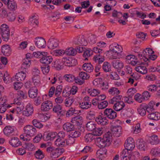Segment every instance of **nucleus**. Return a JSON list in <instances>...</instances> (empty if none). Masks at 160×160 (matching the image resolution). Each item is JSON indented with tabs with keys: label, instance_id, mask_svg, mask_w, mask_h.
Listing matches in <instances>:
<instances>
[{
	"label": "nucleus",
	"instance_id": "f257e3e1",
	"mask_svg": "<svg viewBox=\"0 0 160 160\" xmlns=\"http://www.w3.org/2000/svg\"><path fill=\"white\" fill-rule=\"evenodd\" d=\"M112 138L111 134L108 132L104 135L103 138L99 137L96 138V145L101 148H103L105 147L108 146L110 144Z\"/></svg>",
	"mask_w": 160,
	"mask_h": 160
},
{
	"label": "nucleus",
	"instance_id": "f03ea898",
	"mask_svg": "<svg viewBox=\"0 0 160 160\" xmlns=\"http://www.w3.org/2000/svg\"><path fill=\"white\" fill-rule=\"evenodd\" d=\"M0 34L4 41H8L10 36V29L8 26L6 24H3L1 26Z\"/></svg>",
	"mask_w": 160,
	"mask_h": 160
},
{
	"label": "nucleus",
	"instance_id": "7ed1b4c3",
	"mask_svg": "<svg viewBox=\"0 0 160 160\" xmlns=\"http://www.w3.org/2000/svg\"><path fill=\"white\" fill-rule=\"evenodd\" d=\"M109 51L112 52V56L113 59L117 58V56L120 55V53L122 51V48L120 46L117 45V46L111 45L110 46Z\"/></svg>",
	"mask_w": 160,
	"mask_h": 160
},
{
	"label": "nucleus",
	"instance_id": "20e7f679",
	"mask_svg": "<svg viewBox=\"0 0 160 160\" xmlns=\"http://www.w3.org/2000/svg\"><path fill=\"white\" fill-rule=\"evenodd\" d=\"M89 76L87 73L84 72H79V76L76 77L75 82L79 85H82L84 82V80L89 78Z\"/></svg>",
	"mask_w": 160,
	"mask_h": 160
},
{
	"label": "nucleus",
	"instance_id": "39448f33",
	"mask_svg": "<svg viewBox=\"0 0 160 160\" xmlns=\"http://www.w3.org/2000/svg\"><path fill=\"white\" fill-rule=\"evenodd\" d=\"M24 130L26 136H29L30 137L34 136L36 133V128L32 125H28L24 128Z\"/></svg>",
	"mask_w": 160,
	"mask_h": 160
},
{
	"label": "nucleus",
	"instance_id": "423d86ee",
	"mask_svg": "<svg viewBox=\"0 0 160 160\" xmlns=\"http://www.w3.org/2000/svg\"><path fill=\"white\" fill-rule=\"evenodd\" d=\"M71 122L75 129H79L82 124V118L79 116L74 117L72 118Z\"/></svg>",
	"mask_w": 160,
	"mask_h": 160
},
{
	"label": "nucleus",
	"instance_id": "0eeeda50",
	"mask_svg": "<svg viewBox=\"0 0 160 160\" xmlns=\"http://www.w3.org/2000/svg\"><path fill=\"white\" fill-rule=\"evenodd\" d=\"M103 113L104 116L111 120L114 119L117 117L116 112L111 108H106L104 110Z\"/></svg>",
	"mask_w": 160,
	"mask_h": 160
},
{
	"label": "nucleus",
	"instance_id": "6e6552de",
	"mask_svg": "<svg viewBox=\"0 0 160 160\" xmlns=\"http://www.w3.org/2000/svg\"><path fill=\"white\" fill-rule=\"evenodd\" d=\"M53 111L54 112L56 113L59 117L64 116L66 114V111L62 109V106L58 104L53 106Z\"/></svg>",
	"mask_w": 160,
	"mask_h": 160
},
{
	"label": "nucleus",
	"instance_id": "1a4fd4ad",
	"mask_svg": "<svg viewBox=\"0 0 160 160\" xmlns=\"http://www.w3.org/2000/svg\"><path fill=\"white\" fill-rule=\"evenodd\" d=\"M34 42L35 45L39 48H44L46 46V41L42 37L35 38Z\"/></svg>",
	"mask_w": 160,
	"mask_h": 160
},
{
	"label": "nucleus",
	"instance_id": "9d476101",
	"mask_svg": "<svg viewBox=\"0 0 160 160\" xmlns=\"http://www.w3.org/2000/svg\"><path fill=\"white\" fill-rule=\"evenodd\" d=\"M57 135L56 132H47L43 135L42 138L45 141L53 140L55 138H57Z\"/></svg>",
	"mask_w": 160,
	"mask_h": 160
},
{
	"label": "nucleus",
	"instance_id": "9b49d317",
	"mask_svg": "<svg viewBox=\"0 0 160 160\" xmlns=\"http://www.w3.org/2000/svg\"><path fill=\"white\" fill-rule=\"evenodd\" d=\"M59 43L58 40L57 39L51 38L48 42V47L50 49H54L58 46Z\"/></svg>",
	"mask_w": 160,
	"mask_h": 160
},
{
	"label": "nucleus",
	"instance_id": "f8f14e48",
	"mask_svg": "<svg viewBox=\"0 0 160 160\" xmlns=\"http://www.w3.org/2000/svg\"><path fill=\"white\" fill-rule=\"evenodd\" d=\"M42 58L39 60L40 62L46 65H48L53 61V58L51 56H48L47 54L44 55Z\"/></svg>",
	"mask_w": 160,
	"mask_h": 160
},
{
	"label": "nucleus",
	"instance_id": "ddd939ff",
	"mask_svg": "<svg viewBox=\"0 0 160 160\" xmlns=\"http://www.w3.org/2000/svg\"><path fill=\"white\" fill-rule=\"evenodd\" d=\"M52 103L49 101H46L43 102L41 106V108L42 110L44 111H48L52 108Z\"/></svg>",
	"mask_w": 160,
	"mask_h": 160
},
{
	"label": "nucleus",
	"instance_id": "4468645a",
	"mask_svg": "<svg viewBox=\"0 0 160 160\" xmlns=\"http://www.w3.org/2000/svg\"><path fill=\"white\" fill-rule=\"evenodd\" d=\"M33 112V107L30 104H28L26 106L25 109L23 111V115L29 117L31 115Z\"/></svg>",
	"mask_w": 160,
	"mask_h": 160
},
{
	"label": "nucleus",
	"instance_id": "2eb2a0df",
	"mask_svg": "<svg viewBox=\"0 0 160 160\" xmlns=\"http://www.w3.org/2000/svg\"><path fill=\"white\" fill-rule=\"evenodd\" d=\"M122 127L119 126H114L111 128L112 133H113L114 136L116 137H119L122 133Z\"/></svg>",
	"mask_w": 160,
	"mask_h": 160
},
{
	"label": "nucleus",
	"instance_id": "dca6fc26",
	"mask_svg": "<svg viewBox=\"0 0 160 160\" xmlns=\"http://www.w3.org/2000/svg\"><path fill=\"white\" fill-rule=\"evenodd\" d=\"M11 48L8 45H4L2 47L1 52L5 56H9L11 53Z\"/></svg>",
	"mask_w": 160,
	"mask_h": 160
},
{
	"label": "nucleus",
	"instance_id": "f3484780",
	"mask_svg": "<svg viewBox=\"0 0 160 160\" xmlns=\"http://www.w3.org/2000/svg\"><path fill=\"white\" fill-rule=\"evenodd\" d=\"M112 64L113 68L118 70H120L123 67V63L118 60H114L112 62Z\"/></svg>",
	"mask_w": 160,
	"mask_h": 160
},
{
	"label": "nucleus",
	"instance_id": "a211bd4d",
	"mask_svg": "<svg viewBox=\"0 0 160 160\" xmlns=\"http://www.w3.org/2000/svg\"><path fill=\"white\" fill-rule=\"evenodd\" d=\"M26 76V75L25 72L22 71L16 74L15 76V79L17 81L20 82L24 80Z\"/></svg>",
	"mask_w": 160,
	"mask_h": 160
},
{
	"label": "nucleus",
	"instance_id": "6ab92c4d",
	"mask_svg": "<svg viewBox=\"0 0 160 160\" xmlns=\"http://www.w3.org/2000/svg\"><path fill=\"white\" fill-rule=\"evenodd\" d=\"M96 122L98 124L101 125H106L108 122L106 117H103L101 115L95 118Z\"/></svg>",
	"mask_w": 160,
	"mask_h": 160
},
{
	"label": "nucleus",
	"instance_id": "aec40b11",
	"mask_svg": "<svg viewBox=\"0 0 160 160\" xmlns=\"http://www.w3.org/2000/svg\"><path fill=\"white\" fill-rule=\"evenodd\" d=\"M10 144L12 147H17L21 145V142L19 140V139L17 137L12 138L9 141Z\"/></svg>",
	"mask_w": 160,
	"mask_h": 160
},
{
	"label": "nucleus",
	"instance_id": "412c9836",
	"mask_svg": "<svg viewBox=\"0 0 160 160\" xmlns=\"http://www.w3.org/2000/svg\"><path fill=\"white\" fill-rule=\"evenodd\" d=\"M125 105L123 102L120 101V102H117L114 104L113 108L115 110L119 111L122 110Z\"/></svg>",
	"mask_w": 160,
	"mask_h": 160
},
{
	"label": "nucleus",
	"instance_id": "4be33fe9",
	"mask_svg": "<svg viewBox=\"0 0 160 160\" xmlns=\"http://www.w3.org/2000/svg\"><path fill=\"white\" fill-rule=\"evenodd\" d=\"M29 96L31 98H34L37 97L38 95V89L35 87L31 88L28 91Z\"/></svg>",
	"mask_w": 160,
	"mask_h": 160
},
{
	"label": "nucleus",
	"instance_id": "5701e85b",
	"mask_svg": "<svg viewBox=\"0 0 160 160\" xmlns=\"http://www.w3.org/2000/svg\"><path fill=\"white\" fill-rule=\"evenodd\" d=\"M79 112V111L76 110L75 108L71 107L67 111L65 114L67 117H68L72 115H78Z\"/></svg>",
	"mask_w": 160,
	"mask_h": 160
},
{
	"label": "nucleus",
	"instance_id": "b1692460",
	"mask_svg": "<svg viewBox=\"0 0 160 160\" xmlns=\"http://www.w3.org/2000/svg\"><path fill=\"white\" fill-rule=\"evenodd\" d=\"M82 68L83 70L89 73L92 72L94 69L93 66L90 63H84L82 66Z\"/></svg>",
	"mask_w": 160,
	"mask_h": 160
},
{
	"label": "nucleus",
	"instance_id": "393cba45",
	"mask_svg": "<svg viewBox=\"0 0 160 160\" xmlns=\"http://www.w3.org/2000/svg\"><path fill=\"white\" fill-rule=\"evenodd\" d=\"M29 22L31 24L33 25L35 24L36 26H38V22L37 15L35 14L32 15L30 17Z\"/></svg>",
	"mask_w": 160,
	"mask_h": 160
},
{
	"label": "nucleus",
	"instance_id": "a878e982",
	"mask_svg": "<svg viewBox=\"0 0 160 160\" xmlns=\"http://www.w3.org/2000/svg\"><path fill=\"white\" fill-rule=\"evenodd\" d=\"M63 129L69 132L74 130L75 129L73 123H71L69 122H67L64 124L63 126Z\"/></svg>",
	"mask_w": 160,
	"mask_h": 160
},
{
	"label": "nucleus",
	"instance_id": "bb28decb",
	"mask_svg": "<svg viewBox=\"0 0 160 160\" xmlns=\"http://www.w3.org/2000/svg\"><path fill=\"white\" fill-rule=\"evenodd\" d=\"M14 131V129L13 127L10 126H6L3 130L4 134L7 136L12 133Z\"/></svg>",
	"mask_w": 160,
	"mask_h": 160
},
{
	"label": "nucleus",
	"instance_id": "cd10ccee",
	"mask_svg": "<svg viewBox=\"0 0 160 160\" xmlns=\"http://www.w3.org/2000/svg\"><path fill=\"white\" fill-rule=\"evenodd\" d=\"M75 44L79 46H85L87 44V42L84 38L83 36H82L78 38Z\"/></svg>",
	"mask_w": 160,
	"mask_h": 160
},
{
	"label": "nucleus",
	"instance_id": "c85d7f7f",
	"mask_svg": "<svg viewBox=\"0 0 160 160\" xmlns=\"http://www.w3.org/2000/svg\"><path fill=\"white\" fill-rule=\"evenodd\" d=\"M86 127L88 131H92L96 129V124L92 121H90L86 125Z\"/></svg>",
	"mask_w": 160,
	"mask_h": 160
},
{
	"label": "nucleus",
	"instance_id": "c756f323",
	"mask_svg": "<svg viewBox=\"0 0 160 160\" xmlns=\"http://www.w3.org/2000/svg\"><path fill=\"white\" fill-rule=\"evenodd\" d=\"M64 79L67 81L69 82H72L73 81L75 82L76 77H75L74 75L72 74H66L63 76Z\"/></svg>",
	"mask_w": 160,
	"mask_h": 160
},
{
	"label": "nucleus",
	"instance_id": "7c9ffc66",
	"mask_svg": "<svg viewBox=\"0 0 160 160\" xmlns=\"http://www.w3.org/2000/svg\"><path fill=\"white\" fill-rule=\"evenodd\" d=\"M135 69L137 72L143 74H146L148 72L146 67L142 65H140L136 67Z\"/></svg>",
	"mask_w": 160,
	"mask_h": 160
},
{
	"label": "nucleus",
	"instance_id": "2f4dec72",
	"mask_svg": "<svg viewBox=\"0 0 160 160\" xmlns=\"http://www.w3.org/2000/svg\"><path fill=\"white\" fill-rule=\"evenodd\" d=\"M148 117L150 119L158 120L160 118V114L158 112L151 113L148 115Z\"/></svg>",
	"mask_w": 160,
	"mask_h": 160
},
{
	"label": "nucleus",
	"instance_id": "473e14b6",
	"mask_svg": "<svg viewBox=\"0 0 160 160\" xmlns=\"http://www.w3.org/2000/svg\"><path fill=\"white\" fill-rule=\"evenodd\" d=\"M32 123L34 127L39 129L42 128L43 126V124L41 123V122L37 119L33 120L32 122Z\"/></svg>",
	"mask_w": 160,
	"mask_h": 160
},
{
	"label": "nucleus",
	"instance_id": "72a5a7b5",
	"mask_svg": "<svg viewBox=\"0 0 160 160\" xmlns=\"http://www.w3.org/2000/svg\"><path fill=\"white\" fill-rule=\"evenodd\" d=\"M65 54L67 55L74 56L76 54V49L70 47L66 49Z\"/></svg>",
	"mask_w": 160,
	"mask_h": 160
},
{
	"label": "nucleus",
	"instance_id": "f704fd0d",
	"mask_svg": "<svg viewBox=\"0 0 160 160\" xmlns=\"http://www.w3.org/2000/svg\"><path fill=\"white\" fill-rule=\"evenodd\" d=\"M149 139L150 143L152 145L158 144L159 142L158 136L155 135L151 136Z\"/></svg>",
	"mask_w": 160,
	"mask_h": 160
},
{
	"label": "nucleus",
	"instance_id": "c9c22d12",
	"mask_svg": "<svg viewBox=\"0 0 160 160\" xmlns=\"http://www.w3.org/2000/svg\"><path fill=\"white\" fill-rule=\"evenodd\" d=\"M7 5L8 8L11 10H15L17 8L16 3L14 0H9Z\"/></svg>",
	"mask_w": 160,
	"mask_h": 160
},
{
	"label": "nucleus",
	"instance_id": "e433bc0d",
	"mask_svg": "<svg viewBox=\"0 0 160 160\" xmlns=\"http://www.w3.org/2000/svg\"><path fill=\"white\" fill-rule=\"evenodd\" d=\"M102 68L103 70L106 72H109L111 71V65L108 62H104Z\"/></svg>",
	"mask_w": 160,
	"mask_h": 160
},
{
	"label": "nucleus",
	"instance_id": "4c0bfd02",
	"mask_svg": "<svg viewBox=\"0 0 160 160\" xmlns=\"http://www.w3.org/2000/svg\"><path fill=\"white\" fill-rule=\"evenodd\" d=\"M96 113L93 111L90 110L88 112L86 116V118L89 120L95 119Z\"/></svg>",
	"mask_w": 160,
	"mask_h": 160
},
{
	"label": "nucleus",
	"instance_id": "58836bf2",
	"mask_svg": "<svg viewBox=\"0 0 160 160\" xmlns=\"http://www.w3.org/2000/svg\"><path fill=\"white\" fill-rule=\"evenodd\" d=\"M154 53L152 49L150 48H146L142 52L143 55L145 57H148L150 55L153 54Z\"/></svg>",
	"mask_w": 160,
	"mask_h": 160
},
{
	"label": "nucleus",
	"instance_id": "ea45409f",
	"mask_svg": "<svg viewBox=\"0 0 160 160\" xmlns=\"http://www.w3.org/2000/svg\"><path fill=\"white\" fill-rule=\"evenodd\" d=\"M55 144L57 146L62 147L65 145V140L60 138L56 139L54 142Z\"/></svg>",
	"mask_w": 160,
	"mask_h": 160
},
{
	"label": "nucleus",
	"instance_id": "a19ab883",
	"mask_svg": "<svg viewBox=\"0 0 160 160\" xmlns=\"http://www.w3.org/2000/svg\"><path fill=\"white\" fill-rule=\"evenodd\" d=\"M31 64L30 61L27 58L24 59L23 61V62L21 67V69H26L29 67Z\"/></svg>",
	"mask_w": 160,
	"mask_h": 160
},
{
	"label": "nucleus",
	"instance_id": "79ce46f5",
	"mask_svg": "<svg viewBox=\"0 0 160 160\" xmlns=\"http://www.w3.org/2000/svg\"><path fill=\"white\" fill-rule=\"evenodd\" d=\"M79 106L83 109H87L91 107V102H84L80 103Z\"/></svg>",
	"mask_w": 160,
	"mask_h": 160
},
{
	"label": "nucleus",
	"instance_id": "37998d69",
	"mask_svg": "<svg viewBox=\"0 0 160 160\" xmlns=\"http://www.w3.org/2000/svg\"><path fill=\"white\" fill-rule=\"evenodd\" d=\"M47 54H48V53L44 52L38 51L33 53V55L34 57L41 58L44 56V55Z\"/></svg>",
	"mask_w": 160,
	"mask_h": 160
},
{
	"label": "nucleus",
	"instance_id": "c03bdc74",
	"mask_svg": "<svg viewBox=\"0 0 160 160\" xmlns=\"http://www.w3.org/2000/svg\"><path fill=\"white\" fill-rule=\"evenodd\" d=\"M124 147L125 149L127 150H132L134 148L135 145L134 143L125 142Z\"/></svg>",
	"mask_w": 160,
	"mask_h": 160
},
{
	"label": "nucleus",
	"instance_id": "a18cd8bd",
	"mask_svg": "<svg viewBox=\"0 0 160 160\" xmlns=\"http://www.w3.org/2000/svg\"><path fill=\"white\" fill-rule=\"evenodd\" d=\"M34 155L36 158L38 159H42L44 157V155L43 152L40 149L36 151Z\"/></svg>",
	"mask_w": 160,
	"mask_h": 160
},
{
	"label": "nucleus",
	"instance_id": "49530a36",
	"mask_svg": "<svg viewBox=\"0 0 160 160\" xmlns=\"http://www.w3.org/2000/svg\"><path fill=\"white\" fill-rule=\"evenodd\" d=\"M17 94L22 99H26L27 97V92L24 90L18 91Z\"/></svg>",
	"mask_w": 160,
	"mask_h": 160
},
{
	"label": "nucleus",
	"instance_id": "de8ad7c7",
	"mask_svg": "<svg viewBox=\"0 0 160 160\" xmlns=\"http://www.w3.org/2000/svg\"><path fill=\"white\" fill-rule=\"evenodd\" d=\"M132 11H133L134 14L137 15L138 17L144 19L146 17V15L144 13L136 10L135 8L133 9L132 10Z\"/></svg>",
	"mask_w": 160,
	"mask_h": 160
},
{
	"label": "nucleus",
	"instance_id": "09e8293b",
	"mask_svg": "<svg viewBox=\"0 0 160 160\" xmlns=\"http://www.w3.org/2000/svg\"><path fill=\"white\" fill-rule=\"evenodd\" d=\"M93 139H94V136L91 133L86 134L84 137L85 140L87 142H92Z\"/></svg>",
	"mask_w": 160,
	"mask_h": 160
},
{
	"label": "nucleus",
	"instance_id": "8fccbe9b",
	"mask_svg": "<svg viewBox=\"0 0 160 160\" xmlns=\"http://www.w3.org/2000/svg\"><path fill=\"white\" fill-rule=\"evenodd\" d=\"M88 92L90 93V95L92 96H96L98 95L100 93L99 90L95 89H93L92 90L89 89L88 91Z\"/></svg>",
	"mask_w": 160,
	"mask_h": 160
},
{
	"label": "nucleus",
	"instance_id": "3c124183",
	"mask_svg": "<svg viewBox=\"0 0 160 160\" xmlns=\"http://www.w3.org/2000/svg\"><path fill=\"white\" fill-rule=\"evenodd\" d=\"M145 142L142 140H141L139 142L138 145V148L141 151H144L146 148L145 146Z\"/></svg>",
	"mask_w": 160,
	"mask_h": 160
},
{
	"label": "nucleus",
	"instance_id": "603ef678",
	"mask_svg": "<svg viewBox=\"0 0 160 160\" xmlns=\"http://www.w3.org/2000/svg\"><path fill=\"white\" fill-rule=\"evenodd\" d=\"M132 110H131V109H128V110L126 109H123L121 110L120 115L122 118H125L128 115V112H132Z\"/></svg>",
	"mask_w": 160,
	"mask_h": 160
},
{
	"label": "nucleus",
	"instance_id": "864d4df0",
	"mask_svg": "<svg viewBox=\"0 0 160 160\" xmlns=\"http://www.w3.org/2000/svg\"><path fill=\"white\" fill-rule=\"evenodd\" d=\"M108 104V102L107 101L98 102V108L99 109H102L106 108Z\"/></svg>",
	"mask_w": 160,
	"mask_h": 160
},
{
	"label": "nucleus",
	"instance_id": "5fc2aeb1",
	"mask_svg": "<svg viewBox=\"0 0 160 160\" xmlns=\"http://www.w3.org/2000/svg\"><path fill=\"white\" fill-rule=\"evenodd\" d=\"M7 19L9 21H13L16 17V15L15 13L12 12H10L8 13L7 15Z\"/></svg>",
	"mask_w": 160,
	"mask_h": 160
},
{
	"label": "nucleus",
	"instance_id": "6e6d98bb",
	"mask_svg": "<svg viewBox=\"0 0 160 160\" xmlns=\"http://www.w3.org/2000/svg\"><path fill=\"white\" fill-rule=\"evenodd\" d=\"M74 101L73 98L72 97H70L66 99L65 104L66 106H70L73 102Z\"/></svg>",
	"mask_w": 160,
	"mask_h": 160
},
{
	"label": "nucleus",
	"instance_id": "4d7b16f0",
	"mask_svg": "<svg viewBox=\"0 0 160 160\" xmlns=\"http://www.w3.org/2000/svg\"><path fill=\"white\" fill-rule=\"evenodd\" d=\"M65 140L67 145H71L74 143L75 139L69 135L68 138Z\"/></svg>",
	"mask_w": 160,
	"mask_h": 160
},
{
	"label": "nucleus",
	"instance_id": "13d9d810",
	"mask_svg": "<svg viewBox=\"0 0 160 160\" xmlns=\"http://www.w3.org/2000/svg\"><path fill=\"white\" fill-rule=\"evenodd\" d=\"M108 92L110 94L112 95H118L120 93V91L117 88L112 87L109 90Z\"/></svg>",
	"mask_w": 160,
	"mask_h": 160
},
{
	"label": "nucleus",
	"instance_id": "bf43d9fd",
	"mask_svg": "<svg viewBox=\"0 0 160 160\" xmlns=\"http://www.w3.org/2000/svg\"><path fill=\"white\" fill-rule=\"evenodd\" d=\"M138 110V113L141 116H144L146 115V110L144 106H140Z\"/></svg>",
	"mask_w": 160,
	"mask_h": 160
},
{
	"label": "nucleus",
	"instance_id": "052dcab7",
	"mask_svg": "<svg viewBox=\"0 0 160 160\" xmlns=\"http://www.w3.org/2000/svg\"><path fill=\"white\" fill-rule=\"evenodd\" d=\"M62 62L66 66L70 67L72 66V62L69 59L65 58H63L62 59Z\"/></svg>",
	"mask_w": 160,
	"mask_h": 160
},
{
	"label": "nucleus",
	"instance_id": "680f3d73",
	"mask_svg": "<svg viewBox=\"0 0 160 160\" xmlns=\"http://www.w3.org/2000/svg\"><path fill=\"white\" fill-rule=\"evenodd\" d=\"M65 51L61 49H57L54 51V53L56 56H61L65 54Z\"/></svg>",
	"mask_w": 160,
	"mask_h": 160
},
{
	"label": "nucleus",
	"instance_id": "e2e57ef3",
	"mask_svg": "<svg viewBox=\"0 0 160 160\" xmlns=\"http://www.w3.org/2000/svg\"><path fill=\"white\" fill-rule=\"evenodd\" d=\"M33 82L34 85L35 86H38L40 84V77H33L32 78Z\"/></svg>",
	"mask_w": 160,
	"mask_h": 160
},
{
	"label": "nucleus",
	"instance_id": "0e129e2a",
	"mask_svg": "<svg viewBox=\"0 0 160 160\" xmlns=\"http://www.w3.org/2000/svg\"><path fill=\"white\" fill-rule=\"evenodd\" d=\"M102 128H96L95 130H94L93 133L95 136H100L101 135L102 133Z\"/></svg>",
	"mask_w": 160,
	"mask_h": 160
},
{
	"label": "nucleus",
	"instance_id": "69168bd1",
	"mask_svg": "<svg viewBox=\"0 0 160 160\" xmlns=\"http://www.w3.org/2000/svg\"><path fill=\"white\" fill-rule=\"evenodd\" d=\"M148 91L154 92L157 90L158 87L155 85H151L148 86Z\"/></svg>",
	"mask_w": 160,
	"mask_h": 160
},
{
	"label": "nucleus",
	"instance_id": "338daca9",
	"mask_svg": "<svg viewBox=\"0 0 160 160\" xmlns=\"http://www.w3.org/2000/svg\"><path fill=\"white\" fill-rule=\"evenodd\" d=\"M96 37L95 35H91L88 37V41L91 44H93L96 42Z\"/></svg>",
	"mask_w": 160,
	"mask_h": 160
},
{
	"label": "nucleus",
	"instance_id": "774afa93",
	"mask_svg": "<svg viewBox=\"0 0 160 160\" xmlns=\"http://www.w3.org/2000/svg\"><path fill=\"white\" fill-rule=\"evenodd\" d=\"M109 76L110 78L113 80H118L120 78L119 76L116 72H112Z\"/></svg>",
	"mask_w": 160,
	"mask_h": 160
}]
</instances>
